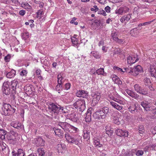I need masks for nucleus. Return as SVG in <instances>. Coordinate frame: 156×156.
I'll return each mask as SVG.
<instances>
[{
	"label": "nucleus",
	"mask_w": 156,
	"mask_h": 156,
	"mask_svg": "<svg viewBox=\"0 0 156 156\" xmlns=\"http://www.w3.org/2000/svg\"><path fill=\"white\" fill-rule=\"evenodd\" d=\"M144 132V127L142 125H140L139 127V132L140 134H142Z\"/></svg>",
	"instance_id": "nucleus-42"
},
{
	"label": "nucleus",
	"mask_w": 156,
	"mask_h": 156,
	"mask_svg": "<svg viewBox=\"0 0 156 156\" xmlns=\"http://www.w3.org/2000/svg\"><path fill=\"white\" fill-rule=\"evenodd\" d=\"M117 135L120 136L127 137L128 136V132L127 131H123L120 129H118L115 131Z\"/></svg>",
	"instance_id": "nucleus-13"
},
{
	"label": "nucleus",
	"mask_w": 156,
	"mask_h": 156,
	"mask_svg": "<svg viewBox=\"0 0 156 156\" xmlns=\"http://www.w3.org/2000/svg\"><path fill=\"white\" fill-rule=\"evenodd\" d=\"M78 114L77 113L73 112L69 115L68 117L70 120L74 122H76L78 119Z\"/></svg>",
	"instance_id": "nucleus-18"
},
{
	"label": "nucleus",
	"mask_w": 156,
	"mask_h": 156,
	"mask_svg": "<svg viewBox=\"0 0 156 156\" xmlns=\"http://www.w3.org/2000/svg\"><path fill=\"white\" fill-rule=\"evenodd\" d=\"M115 41L119 44H123L125 42V41L124 39H119L118 38Z\"/></svg>",
	"instance_id": "nucleus-47"
},
{
	"label": "nucleus",
	"mask_w": 156,
	"mask_h": 156,
	"mask_svg": "<svg viewBox=\"0 0 156 156\" xmlns=\"http://www.w3.org/2000/svg\"><path fill=\"white\" fill-rule=\"evenodd\" d=\"M18 123V122H15L14 123V122H12L11 123V126L14 127L15 128H16V127H17V124Z\"/></svg>",
	"instance_id": "nucleus-58"
},
{
	"label": "nucleus",
	"mask_w": 156,
	"mask_h": 156,
	"mask_svg": "<svg viewBox=\"0 0 156 156\" xmlns=\"http://www.w3.org/2000/svg\"><path fill=\"white\" fill-rule=\"evenodd\" d=\"M56 90L57 91H61L62 90V85H57L55 88Z\"/></svg>",
	"instance_id": "nucleus-46"
},
{
	"label": "nucleus",
	"mask_w": 156,
	"mask_h": 156,
	"mask_svg": "<svg viewBox=\"0 0 156 156\" xmlns=\"http://www.w3.org/2000/svg\"><path fill=\"white\" fill-rule=\"evenodd\" d=\"M108 94V96L111 100L117 102L121 105H124L125 102L123 101V98L119 96L116 92H113L112 93Z\"/></svg>",
	"instance_id": "nucleus-5"
},
{
	"label": "nucleus",
	"mask_w": 156,
	"mask_h": 156,
	"mask_svg": "<svg viewBox=\"0 0 156 156\" xmlns=\"http://www.w3.org/2000/svg\"><path fill=\"white\" fill-rule=\"evenodd\" d=\"M85 101L83 99L79 100L73 104L74 106L76 108L78 109L79 111L83 112L85 108Z\"/></svg>",
	"instance_id": "nucleus-8"
},
{
	"label": "nucleus",
	"mask_w": 156,
	"mask_h": 156,
	"mask_svg": "<svg viewBox=\"0 0 156 156\" xmlns=\"http://www.w3.org/2000/svg\"><path fill=\"white\" fill-rule=\"evenodd\" d=\"M114 123L118 125H119L121 123V121L122 120L119 119L117 117H115L113 118Z\"/></svg>",
	"instance_id": "nucleus-34"
},
{
	"label": "nucleus",
	"mask_w": 156,
	"mask_h": 156,
	"mask_svg": "<svg viewBox=\"0 0 156 156\" xmlns=\"http://www.w3.org/2000/svg\"><path fill=\"white\" fill-rule=\"evenodd\" d=\"M98 14H102L103 16H105L106 15V13L103 9H100L98 12Z\"/></svg>",
	"instance_id": "nucleus-44"
},
{
	"label": "nucleus",
	"mask_w": 156,
	"mask_h": 156,
	"mask_svg": "<svg viewBox=\"0 0 156 156\" xmlns=\"http://www.w3.org/2000/svg\"><path fill=\"white\" fill-rule=\"evenodd\" d=\"M45 141L41 137H39L37 139L36 143L37 145L43 146L44 145Z\"/></svg>",
	"instance_id": "nucleus-29"
},
{
	"label": "nucleus",
	"mask_w": 156,
	"mask_h": 156,
	"mask_svg": "<svg viewBox=\"0 0 156 156\" xmlns=\"http://www.w3.org/2000/svg\"><path fill=\"white\" fill-rule=\"evenodd\" d=\"M113 68L116 71H118V72H119L120 71V70H121L120 69H121V68L116 66H114Z\"/></svg>",
	"instance_id": "nucleus-61"
},
{
	"label": "nucleus",
	"mask_w": 156,
	"mask_h": 156,
	"mask_svg": "<svg viewBox=\"0 0 156 156\" xmlns=\"http://www.w3.org/2000/svg\"><path fill=\"white\" fill-rule=\"evenodd\" d=\"M128 109L129 111L132 114H134L137 111L136 106L133 102L131 103Z\"/></svg>",
	"instance_id": "nucleus-15"
},
{
	"label": "nucleus",
	"mask_w": 156,
	"mask_h": 156,
	"mask_svg": "<svg viewBox=\"0 0 156 156\" xmlns=\"http://www.w3.org/2000/svg\"><path fill=\"white\" fill-rule=\"evenodd\" d=\"M3 114L5 115H12L15 112L16 109L12 108L9 104L3 103Z\"/></svg>",
	"instance_id": "nucleus-6"
},
{
	"label": "nucleus",
	"mask_w": 156,
	"mask_h": 156,
	"mask_svg": "<svg viewBox=\"0 0 156 156\" xmlns=\"http://www.w3.org/2000/svg\"><path fill=\"white\" fill-rule=\"evenodd\" d=\"M110 105L114 108H115L118 110H121L122 108L121 106L117 104L115 102L112 101H109Z\"/></svg>",
	"instance_id": "nucleus-25"
},
{
	"label": "nucleus",
	"mask_w": 156,
	"mask_h": 156,
	"mask_svg": "<svg viewBox=\"0 0 156 156\" xmlns=\"http://www.w3.org/2000/svg\"><path fill=\"white\" fill-rule=\"evenodd\" d=\"M149 71L151 76L156 78V63L150 65Z\"/></svg>",
	"instance_id": "nucleus-11"
},
{
	"label": "nucleus",
	"mask_w": 156,
	"mask_h": 156,
	"mask_svg": "<svg viewBox=\"0 0 156 156\" xmlns=\"http://www.w3.org/2000/svg\"><path fill=\"white\" fill-rule=\"evenodd\" d=\"M10 133L12 135H13L15 137H16V136H17L18 135L17 133L16 132H15L13 130L11 131Z\"/></svg>",
	"instance_id": "nucleus-59"
},
{
	"label": "nucleus",
	"mask_w": 156,
	"mask_h": 156,
	"mask_svg": "<svg viewBox=\"0 0 156 156\" xmlns=\"http://www.w3.org/2000/svg\"><path fill=\"white\" fill-rule=\"evenodd\" d=\"M43 11L39 10L37 12V16L38 17H41Z\"/></svg>",
	"instance_id": "nucleus-55"
},
{
	"label": "nucleus",
	"mask_w": 156,
	"mask_h": 156,
	"mask_svg": "<svg viewBox=\"0 0 156 156\" xmlns=\"http://www.w3.org/2000/svg\"><path fill=\"white\" fill-rule=\"evenodd\" d=\"M69 128H71V129H72L75 132L76 131H77V130L78 129L77 128L70 125V127H69Z\"/></svg>",
	"instance_id": "nucleus-62"
},
{
	"label": "nucleus",
	"mask_w": 156,
	"mask_h": 156,
	"mask_svg": "<svg viewBox=\"0 0 156 156\" xmlns=\"http://www.w3.org/2000/svg\"><path fill=\"white\" fill-rule=\"evenodd\" d=\"M37 151L38 153V156H45V152L43 148H39L37 149Z\"/></svg>",
	"instance_id": "nucleus-32"
},
{
	"label": "nucleus",
	"mask_w": 156,
	"mask_h": 156,
	"mask_svg": "<svg viewBox=\"0 0 156 156\" xmlns=\"http://www.w3.org/2000/svg\"><path fill=\"white\" fill-rule=\"evenodd\" d=\"M70 84L69 83H66L65 84V89L67 90L69 89L70 87Z\"/></svg>",
	"instance_id": "nucleus-52"
},
{
	"label": "nucleus",
	"mask_w": 156,
	"mask_h": 156,
	"mask_svg": "<svg viewBox=\"0 0 156 156\" xmlns=\"http://www.w3.org/2000/svg\"><path fill=\"white\" fill-rule=\"evenodd\" d=\"M21 6L23 8L27 9L29 11H30L32 9L31 6L27 2L22 3L21 4Z\"/></svg>",
	"instance_id": "nucleus-27"
},
{
	"label": "nucleus",
	"mask_w": 156,
	"mask_h": 156,
	"mask_svg": "<svg viewBox=\"0 0 156 156\" xmlns=\"http://www.w3.org/2000/svg\"><path fill=\"white\" fill-rule=\"evenodd\" d=\"M144 154V152L142 150H138L136 151V154L137 156L142 155Z\"/></svg>",
	"instance_id": "nucleus-43"
},
{
	"label": "nucleus",
	"mask_w": 156,
	"mask_h": 156,
	"mask_svg": "<svg viewBox=\"0 0 156 156\" xmlns=\"http://www.w3.org/2000/svg\"><path fill=\"white\" fill-rule=\"evenodd\" d=\"M10 56L9 55H7V56H5L4 58L5 61L6 62L9 61V59L10 58Z\"/></svg>",
	"instance_id": "nucleus-49"
},
{
	"label": "nucleus",
	"mask_w": 156,
	"mask_h": 156,
	"mask_svg": "<svg viewBox=\"0 0 156 156\" xmlns=\"http://www.w3.org/2000/svg\"><path fill=\"white\" fill-rule=\"evenodd\" d=\"M94 144L96 145V146H99V147H101V145H100V143L99 142V141L98 139H97L96 140H95L94 141Z\"/></svg>",
	"instance_id": "nucleus-50"
},
{
	"label": "nucleus",
	"mask_w": 156,
	"mask_h": 156,
	"mask_svg": "<svg viewBox=\"0 0 156 156\" xmlns=\"http://www.w3.org/2000/svg\"><path fill=\"white\" fill-rule=\"evenodd\" d=\"M16 71L14 69L11 70V71L6 73V76L9 78L14 77L16 75Z\"/></svg>",
	"instance_id": "nucleus-28"
},
{
	"label": "nucleus",
	"mask_w": 156,
	"mask_h": 156,
	"mask_svg": "<svg viewBox=\"0 0 156 156\" xmlns=\"http://www.w3.org/2000/svg\"><path fill=\"white\" fill-rule=\"evenodd\" d=\"M1 2L3 3L9 4L10 3V0H2Z\"/></svg>",
	"instance_id": "nucleus-56"
},
{
	"label": "nucleus",
	"mask_w": 156,
	"mask_h": 156,
	"mask_svg": "<svg viewBox=\"0 0 156 156\" xmlns=\"http://www.w3.org/2000/svg\"><path fill=\"white\" fill-rule=\"evenodd\" d=\"M107 110V108L105 107L103 108L102 110H99L97 111L95 113H94L93 117L95 119H99L100 118L103 119L105 118L106 115L107 114V112H106Z\"/></svg>",
	"instance_id": "nucleus-7"
},
{
	"label": "nucleus",
	"mask_w": 156,
	"mask_h": 156,
	"mask_svg": "<svg viewBox=\"0 0 156 156\" xmlns=\"http://www.w3.org/2000/svg\"><path fill=\"white\" fill-rule=\"evenodd\" d=\"M76 96L78 97H82L83 98H86L88 96L87 94L83 90H79L76 94Z\"/></svg>",
	"instance_id": "nucleus-21"
},
{
	"label": "nucleus",
	"mask_w": 156,
	"mask_h": 156,
	"mask_svg": "<svg viewBox=\"0 0 156 156\" xmlns=\"http://www.w3.org/2000/svg\"><path fill=\"white\" fill-rule=\"evenodd\" d=\"M121 51V49L119 48H116L114 50V52L115 54H119Z\"/></svg>",
	"instance_id": "nucleus-54"
},
{
	"label": "nucleus",
	"mask_w": 156,
	"mask_h": 156,
	"mask_svg": "<svg viewBox=\"0 0 156 156\" xmlns=\"http://www.w3.org/2000/svg\"><path fill=\"white\" fill-rule=\"evenodd\" d=\"M131 14H128L126 15L123 16L120 19V21L122 23H126L128 21L131 17Z\"/></svg>",
	"instance_id": "nucleus-19"
},
{
	"label": "nucleus",
	"mask_w": 156,
	"mask_h": 156,
	"mask_svg": "<svg viewBox=\"0 0 156 156\" xmlns=\"http://www.w3.org/2000/svg\"><path fill=\"white\" fill-rule=\"evenodd\" d=\"M144 82L146 86H149L151 83L150 79L147 77H145L144 78Z\"/></svg>",
	"instance_id": "nucleus-38"
},
{
	"label": "nucleus",
	"mask_w": 156,
	"mask_h": 156,
	"mask_svg": "<svg viewBox=\"0 0 156 156\" xmlns=\"http://www.w3.org/2000/svg\"><path fill=\"white\" fill-rule=\"evenodd\" d=\"M111 78L114 83L118 84L121 85L122 83V81L116 75H112L111 76Z\"/></svg>",
	"instance_id": "nucleus-20"
},
{
	"label": "nucleus",
	"mask_w": 156,
	"mask_h": 156,
	"mask_svg": "<svg viewBox=\"0 0 156 156\" xmlns=\"http://www.w3.org/2000/svg\"><path fill=\"white\" fill-rule=\"evenodd\" d=\"M55 133L56 135L58 136H63V133L62 131H61L60 129H56L55 131Z\"/></svg>",
	"instance_id": "nucleus-33"
},
{
	"label": "nucleus",
	"mask_w": 156,
	"mask_h": 156,
	"mask_svg": "<svg viewBox=\"0 0 156 156\" xmlns=\"http://www.w3.org/2000/svg\"><path fill=\"white\" fill-rule=\"evenodd\" d=\"M18 155L17 156H24L25 153L23 150L21 149H19L17 151Z\"/></svg>",
	"instance_id": "nucleus-40"
},
{
	"label": "nucleus",
	"mask_w": 156,
	"mask_h": 156,
	"mask_svg": "<svg viewBox=\"0 0 156 156\" xmlns=\"http://www.w3.org/2000/svg\"><path fill=\"white\" fill-rule=\"evenodd\" d=\"M58 125L60 126L65 131H68L69 129L70 125L66 122H59Z\"/></svg>",
	"instance_id": "nucleus-14"
},
{
	"label": "nucleus",
	"mask_w": 156,
	"mask_h": 156,
	"mask_svg": "<svg viewBox=\"0 0 156 156\" xmlns=\"http://www.w3.org/2000/svg\"><path fill=\"white\" fill-rule=\"evenodd\" d=\"M91 54L93 55V56L96 58H99L101 57L100 55L97 54V53L92 52Z\"/></svg>",
	"instance_id": "nucleus-48"
},
{
	"label": "nucleus",
	"mask_w": 156,
	"mask_h": 156,
	"mask_svg": "<svg viewBox=\"0 0 156 156\" xmlns=\"http://www.w3.org/2000/svg\"><path fill=\"white\" fill-rule=\"evenodd\" d=\"M125 70L129 74L136 76L143 72L142 67L140 65L134 66L133 68L125 69Z\"/></svg>",
	"instance_id": "nucleus-4"
},
{
	"label": "nucleus",
	"mask_w": 156,
	"mask_h": 156,
	"mask_svg": "<svg viewBox=\"0 0 156 156\" xmlns=\"http://www.w3.org/2000/svg\"><path fill=\"white\" fill-rule=\"evenodd\" d=\"M125 117L127 120H129L131 119L132 116L130 114L126 112H125Z\"/></svg>",
	"instance_id": "nucleus-41"
},
{
	"label": "nucleus",
	"mask_w": 156,
	"mask_h": 156,
	"mask_svg": "<svg viewBox=\"0 0 156 156\" xmlns=\"http://www.w3.org/2000/svg\"><path fill=\"white\" fill-rule=\"evenodd\" d=\"M92 97V103H94V105L97 103L98 101L100 100L101 95V94L98 92H95L93 93L91 95Z\"/></svg>",
	"instance_id": "nucleus-9"
},
{
	"label": "nucleus",
	"mask_w": 156,
	"mask_h": 156,
	"mask_svg": "<svg viewBox=\"0 0 156 156\" xmlns=\"http://www.w3.org/2000/svg\"><path fill=\"white\" fill-rule=\"evenodd\" d=\"M17 127L16 128V129H21L22 127V126L21 123H18L17 125Z\"/></svg>",
	"instance_id": "nucleus-64"
},
{
	"label": "nucleus",
	"mask_w": 156,
	"mask_h": 156,
	"mask_svg": "<svg viewBox=\"0 0 156 156\" xmlns=\"http://www.w3.org/2000/svg\"><path fill=\"white\" fill-rule=\"evenodd\" d=\"M95 73L98 74V75H102L104 76H106V73H104V69L100 68L96 71V72H94L93 74H95Z\"/></svg>",
	"instance_id": "nucleus-30"
},
{
	"label": "nucleus",
	"mask_w": 156,
	"mask_h": 156,
	"mask_svg": "<svg viewBox=\"0 0 156 156\" xmlns=\"http://www.w3.org/2000/svg\"><path fill=\"white\" fill-rule=\"evenodd\" d=\"M12 3L15 4V5H19L20 4V2H18V0H11Z\"/></svg>",
	"instance_id": "nucleus-53"
},
{
	"label": "nucleus",
	"mask_w": 156,
	"mask_h": 156,
	"mask_svg": "<svg viewBox=\"0 0 156 156\" xmlns=\"http://www.w3.org/2000/svg\"><path fill=\"white\" fill-rule=\"evenodd\" d=\"M101 23L100 20H95L92 23V27L94 29H98Z\"/></svg>",
	"instance_id": "nucleus-23"
},
{
	"label": "nucleus",
	"mask_w": 156,
	"mask_h": 156,
	"mask_svg": "<svg viewBox=\"0 0 156 156\" xmlns=\"http://www.w3.org/2000/svg\"><path fill=\"white\" fill-rule=\"evenodd\" d=\"M134 88L135 90L138 93H139L141 90L142 87L138 84H136L134 85Z\"/></svg>",
	"instance_id": "nucleus-37"
},
{
	"label": "nucleus",
	"mask_w": 156,
	"mask_h": 156,
	"mask_svg": "<svg viewBox=\"0 0 156 156\" xmlns=\"http://www.w3.org/2000/svg\"><path fill=\"white\" fill-rule=\"evenodd\" d=\"M141 105L144 108L146 111L150 110V105L147 102L145 101L141 102Z\"/></svg>",
	"instance_id": "nucleus-24"
},
{
	"label": "nucleus",
	"mask_w": 156,
	"mask_h": 156,
	"mask_svg": "<svg viewBox=\"0 0 156 156\" xmlns=\"http://www.w3.org/2000/svg\"><path fill=\"white\" fill-rule=\"evenodd\" d=\"M25 90L27 92L29 93V94H31L32 92V88L30 86H27L25 87Z\"/></svg>",
	"instance_id": "nucleus-39"
},
{
	"label": "nucleus",
	"mask_w": 156,
	"mask_h": 156,
	"mask_svg": "<svg viewBox=\"0 0 156 156\" xmlns=\"http://www.w3.org/2000/svg\"><path fill=\"white\" fill-rule=\"evenodd\" d=\"M71 41L73 45L74 46H77L78 44L77 39L75 37H71Z\"/></svg>",
	"instance_id": "nucleus-36"
},
{
	"label": "nucleus",
	"mask_w": 156,
	"mask_h": 156,
	"mask_svg": "<svg viewBox=\"0 0 156 156\" xmlns=\"http://www.w3.org/2000/svg\"><path fill=\"white\" fill-rule=\"evenodd\" d=\"M27 73V71L26 70H22L20 73V75L22 76H24L26 75Z\"/></svg>",
	"instance_id": "nucleus-51"
},
{
	"label": "nucleus",
	"mask_w": 156,
	"mask_h": 156,
	"mask_svg": "<svg viewBox=\"0 0 156 156\" xmlns=\"http://www.w3.org/2000/svg\"><path fill=\"white\" fill-rule=\"evenodd\" d=\"M48 108L50 112L55 115L66 113L64 108L59 105H56L53 103L50 104Z\"/></svg>",
	"instance_id": "nucleus-2"
},
{
	"label": "nucleus",
	"mask_w": 156,
	"mask_h": 156,
	"mask_svg": "<svg viewBox=\"0 0 156 156\" xmlns=\"http://www.w3.org/2000/svg\"><path fill=\"white\" fill-rule=\"evenodd\" d=\"M139 93L145 95L147 94V91L146 90L142 89V88H141V90H140Z\"/></svg>",
	"instance_id": "nucleus-45"
},
{
	"label": "nucleus",
	"mask_w": 156,
	"mask_h": 156,
	"mask_svg": "<svg viewBox=\"0 0 156 156\" xmlns=\"http://www.w3.org/2000/svg\"><path fill=\"white\" fill-rule=\"evenodd\" d=\"M154 20H153L152 21L143 23V25L144 26H145L146 25H149L151 24V22H154Z\"/></svg>",
	"instance_id": "nucleus-57"
},
{
	"label": "nucleus",
	"mask_w": 156,
	"mask_h": 156,
	"mask_svg": "<svg viewBox=\"0 0 156 156\" xmlns=\"http://www.w3.org/2000/svg\"><path fill=\"white\" fill-rule=\"evenodd\" d=\"M1 147L3 153H4L7 154L9 153V149L8 147L5 143L2 142Z\"/></svg>",
	"instance_id": "nucleus-26"
},
{
	"label": "nucleus",
	"mask_w": 156,
	"mask_h": 156,
	"mask_svg": "<svg viewBox=\"0 0 156 156\" xmlns=\"http://www.w3.org/2000/svg\"><path fill=\"white\" fill-rule=\"evenodd\" d=\"M57 147L58 152L62 153L66 149V146L64 144H59L57 145Z\"/></svg>",
	"instance_id": "nucleus-22"
},
{
	"label": "nucleus",
	"mask_w": 156,
	"mask_h": 156,
	"mask_svg": "<svg viewBox=\"0 0 156 156\" xmlns=\"http://www.w3.org/2000/svg\"><path fill=\"white\" fill-rule=\"evenodd\" d=\"M25 13V11L24 10H20L19 12V14L20 15L22 16H23L24 15Z\"/></svg>",
	"instance_id": "nucleus-60"
},
{
	"label": "nucleus",
	"mask_w": 156,
	"mask_h": 156,
	"mask_svg": "<svg viewBox=\"0 0 156 156\" xmlns=\"http://www.w3.org/2000/svg\"><path fill=\"white\" fill-rule=\"evenodd\" d=\"M65 136L66 140L69 143L78 145L82 142V137L80 135H73L67 133L65 134Z\"/></svg>",
	"instance_id": "nucleus-3"
},
{
	"label": "nucleus",
	"mask_w": 156,
	"mask_h": 156,
	"mask_svg": "<svg viewBox=\"0 0 156 156\" xmlns=\"http://www.w3.org/2000/svg\"><path fill=\"white\" fill-rule=\"evenodd\" d=\"M8 130V129L6 127H0V138L2 140L5 139V135L7 134Z\"/></svg>",
	"instance_id": "nucleus-10"
},
{
	"label": "nucleus",
	"mask_w": 156,
	"mask_h": 156,
	"mask_svg": "<svg viewBox=\"0 0 156 156\" xmlns=\"http://www.w3.org/2000/svg\"><path fill=\"white\" fill-rule=\"evenodd\" d=\"M19 82L14 80L11 82L9 81L5 82L2 86V90L3 93L6 95L10 94L11 91L15 92L17 86L18 85Z\"/></svg>",
	"instance_id": "nucleus-1"
},
{
	"label": "nucleus",
	"mask_w": 156,
	"mask_h": 156,
	"mask_svg": "<svg viewBox=\"0 0 156 156\" xmlns=\"http://www.w3.org/2000/svg\"><path fill=\"white\" fill-rule=\"evenodd\" d=\"M129 9V8L126 6H122L115 11V13L119 14H122L127 12Z\"/></svg>",
	"instance_id": "nucleus-12"
},
{
	"label": "nucleus",
	"mask_w": 156,
	"mask_h": 156,
	"mask_svg": "<svg viewBox=\"0 0 156 156\" xmlns=\"http://www.w3.org/2000/svg\"><path fill=\"white\" fill-rule=\"evenodd\" d=\"M126 92L128 95L134 99H137L139 98V95L133 91L127 89Z\"/></svg>",
	"instance_id": "nucleus-16"
},
{
	"label": "nucleus",
	"mask_w": 156,
	"mask_h": 156,
	"mask_svg": "<svg viewBox=\"0 0 156 156\" xmlns=\"http://www.w3.org/2000/svg\"><path fill=\"white\" fill-rule=\"evenodd\" d=\"M118 33L116 30H113L112 33V38L115 41L118 39Z\"/></svg>",
	"instance_id": "nucleus-31"
},
{
	"label": "nucleus",
	"mask_w": 156,
	"mask_h": 156,
	"mask_svg": "<svg viewBox=\"0 0 156 156\" xmlns=\"http://www.w3.org/2000/svg\"><path fill=\"white\" fill-rule=\"evenodd\" d=\"M122 0H109L110 2L112 3H117L120 1H122Z\"/></svg>",
	"instance_id": "nucleus-63"
},
{
	"label": "nucleus",
	"mask_w": 156,
	"mask_h": 156,
	"mask_svg": "<svg viewBox=\"0 0 156 156\" xmlns=\"http://www.w3.org/2000/svg\"><path fill=\"white\" fill-rule=\"evenodd\" d=\"M138 60V58H136V57L134 56H129L127 58V63L130 65L134 63Z\"/></svg>",
	"instance_id": "nucleus-17"
},
{
	"label": "nucleus",
	"mask_w": 156,
	"mask_h": 156,
	"mask_svg": "<svg viewBox=\"0 0 156 156\" xmlns=\"http://www.w3.org/2000/svg\"><path fill=\"white\" fill-rule=\"evenodd\" d=\"M141 9L138 7H135L133 9V13L134 14H136L137 15H140V12L141 11Z\"/></svg>",
	"instance_id": "nucleus-35"
}]
</instances>
